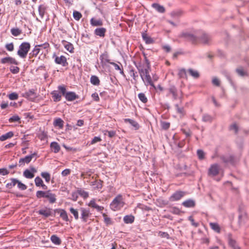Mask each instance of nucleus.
<instances>
[{"label":"nucleus","instance_id":"3","mask_svg":"<svg viewBox=\"0 0 249 249\" xmlns=\"http://www.w3.org/2000/svg\"><path fill=\"white\" fill-rule=\"evenodd\" d=\"M31 47L30 44L27 42L22 43L19 46L18 51V55L22 58H24L27 56L29 51Z\"/></svg>","mask_w":249,"mask_h":249},{"label":"nucleus","instance_id":"19","mask_svg":"<svg viewBox=\"0 0 249 249\" xmlns=\"http://www.w3.org/2000/svg\"><path fill=\"white\" fill-rule=\"evenodd\" d=\"M35 183L37 187L41 186L44 189H46L47 188V186L43 183V180L39 177H36L35 178Z\"/></svg>","mask_w":249,"mask_h":249},{"label":"nucleus","instance_id":"47","mask_svg":"<svg viewBox=\"0 0 249 249\" xmlns=\"http://www.w3.org/2000/svg\"><path fill=\"white\" fill-rule=\"evenodd\" d=\"M231 131L234 132L235 134H237L238 132V126L236 123L231 124L229 127Z\"/></svg>","mask_w":249,"mask_h":249},{"label":"nucleus","instance_id":"54","mask_svg":"<svg viewBox=\"0 0 249 249\" xmlns=\"http://www.w3.org/2000/svg\"><path fill=\"white\" fill-rule=\"evenodd\" d=\"M77 193L78 195H79L84 198H87L89 196L88 193L82 189L78 190Z\"/></svg>","mask_w":249,"mask_h":249},{"label":"nucleus","instance_id":"12","mask_svg":"<svg viewBox=\"0 0 249 249\" xmlns=\"http://www.w3.org/2000/svg\"><path fill=\"white\" fill-rule=\"evenodd\" d=\"M22 96L28 100H33L35 98V90L33 89H30L22 93Z\"/></svg>","mask_w":249,"mask_h":249},{"label":"nucleus","instance_id":"14","mask_svg":"<svg viewBox=\"0 0 249 249\" xmlns=\"http://www.w3.org/2000/svg\"><path fill=\"white\" fill-rule=\"evenodd\" d=\"M54 61L56 64L61 65L63 66H66L67 64L66 58L63 55L60 57L55 56Z\"/></svg>","mask_w":249,"mask_h":249},{"label":"nucleus","instance_id":"30","mask_svg":"<svg viewBox=\"0 0 249 249\" xmlns=\"http://www.w3.org/2000/svg\"><path fill=\"white\" fill-rule=\"evenodd\" d=\"M124 122L125 123H129L131 125H132L136 129H138L139 127V125L138 123L136 122L135 121L131 119H124Z\"/></svg>","mask_w":249,"mask_h":249},{"label":"nucleus","instance_id":"23","mask_svg":"<svg viewBox=\"0 0 249 249\" xmlns=\"http://www.w3.org/2000/svg\"><path fill=\"white\" fill-rule=\"evenodd\" d=\"M142 37L143 40L145 41V42L147 44H152L154 42V39L152 38H151L150 36H148L145 33L142 34Z\"/></svg>","mask_w":249,"mask_h":249},{"label":"nucleus","instance_id":"29","mask_svg":"<svg viewBox=\"0 0 249 249\" xmlns=\"http://www.w3.org/2000/svg\"><path fill=\"white\" fill-rule=\"evenodd\" d=\"M90 21L91 25L93 26H102L103 25V22L100 19L92 18Z\"/></svg>","mask_w":249,"mask_h":249},{"label":"nucleus","instance_id":"11","mask_svg":"<svg viewBox=\"0 0 249 249\" xmlns=\"http://www.w3.org/2000/svg\"><path fill=\"white\" fill-rule=\"evenodd\" d=\"M65 97L68 101H73L74 100L78 99L79 96L74 92L69 91L66 93Z\"/></svg>","mask_w":249,"mask_h":249},{"label":"nucleus","instance_id":"44","mask_svg":"<svg viewBox=\"0 0 249 249\" xmlns=\"http://www.w3.org/2000/svg\"><path fill=\"white\" fill-rule=\"evenodd\" d=\"M11 33L14 36H17L21 34V31L18 28H12Z\"/></svg>","mask_w":249,"mask_h":249},{"label":"nucleus","instance_id":"49","mask_svg":"<svg viewBox=\"0 0 249 249\" xmlns=\"http://www.w3.org/2000/svg\"><path fill=\"white\" fill-rule=\"evenodd\" d=\"M138 98L143 103H146L147 102V98L143 93H140L138 94Z\"/></svg>","mask_w":249,"mask_h":249},{"label":"nucleus","instance_id":"59","mask_svg":"<svg viewBox=\"0 0 249 249\" xmlns=\"http://www.w3.org/2000/svg\"><path fill=\"white\" fill-rule=\"evenodd\" d=\"M145 77H144V81H143L145 84H147L148 83H150V81H152L151 77L149 74V73H147L144 76Z\"/></svg>","mask_w":249,"mask_h":249},{"label":"nucleus","instance_id":"18","mask_svg":"<svg viewBox=\"0 0 249 249\" xmlns=\"http://www.w3.org/2000/svg\"><path fill=\"white\" fill-rule=\"evenodd\" d=\"M39 214L44 216L45 217H48L52 214L51 210L49 208H45L39 210L38 211Z\"/></svg>","mask_w":249,"mask_h":249},{"label":"nucleus","instance_id":"16","mask_svg":"<svg viewBox=\"0 0 249 249\" xmlns=\"http://www.w3.org/2000/svg\"><path fill=\"white\" fill-rule=\"evenodd\" d=\"M228 239L229 245L233 249H240V248L237 245L236 241L232 238L231 234L229 233L228 234Z\"/></svg>","mask_w":249,"mask_h":249},{"label":"nucleus","instance_id":"27","mask_svg":"<svg viewBox=\"0 0 249 249\" xmlns=\"http://www.w3.org/2000/svg\"><path fill=\"white\" fill-rule=\"evenodd\" d=\"M200 41L204 44H208L211 40V37L207 34H203L202 36L199 37Z\"/></svg>","mask_w":249,"mask_h":249},{"label":"nucleus","instance_id":"26","mask_svg":"<svg viewBox=\"0 0 249 249\" xmlns=\"http://www.w3.org/2000/svg\"><path fill=\"white\" fill-rule=\"evenodd\" d=\"M152 7L155 9L158 12L163 13L165 12L164 7L158 3H154L152 4Z\"/></svg>","mask_w":249,"mask_h":249},{"label":"nucleus","instance_id":"1","mask_svg":"<svg viewBox=\"0 0 249 249\" xmlns=\"http://www.w3.org/2000/svg\"><path fill=\"white\" fill-rule=\"evenodd\" d=\"M124 201L121 195H118L110 204V208L113 211L121 210L124 205Z\"/></svg>","mask_w":249,"mask_h":249},{"label":"nucleus","instance_id":"39","mask_svg":"<svg viewBox=\"0 0 249 249\" xmlns=\"http://www.w3.org/2000/svg\"><path fill=\"white\" fill-rule=\"evenodd\" d=\"M90 82L95 86H98L100 84V80L98 77L95 75H92L90 77Z\"/></svg>","mask_w":249,"mask_h":249},{"label":"nucleus","instance_id":"32","mask_svg":"<svg viewBox=\"0 0 249 249\" xmlns=\"http://www.w3.org/2000/svg\"><path fill=\"white\" fill-rule=\"evenodd\" d=\"M51 94L54 102L60 101L61 99V95L57 91L54 90L52 92Z\"/></svg>","mask_w":249,"mask_h":249},{"label":"nucleus","instance_id":"4","mask_svg":"<svg viewBox=\"0 0 249 249\" xmlns=\"http://www.w3.org/2000/svg\"><path fill=\"white\" fill-rule=\"evenodd\" d=\"M145 61V64H143L142 66H139V67H138L140 76L143 81H144V75L146 74V73L147 74V73H149V71L150 70V67L148 60L146 59Z\"/></svg>","mask_w":249,"mask_h":249},{"label":"nucleus","instance_id":"21","mask_svg":"<svg viewBox=\"0 0 249 249\" xmlns=\"http://www.w3.org/2000/svg\"><path fill=\"white\" fill-rule=\"evenodd\" d=\"M106 32V29L105 28H96L94 30V34L100 37H104L105 36V33Z\"/></svg>","mask_w":249,"mask_h":249},{"label":"nucleus","instance_id":"5","mask_svg":"<svg viewBox=\"0 0 249 249\" xmlns=\"http://www.w3.org/2000/svg\"><path fill=\"white\" fill-rule=\"evenodd\" d=\"M186 192L182 191H177L174 193L169 197L170 201H176L179 200L186 195Z\"/></svg>","mask_w":249,"mask_h":249},{"label":"nucleus","instance_id":"33","mask_svg":"<svg viewBox=\"0 0 249 249\" xmlns=\"http://www.w3.org/2000/svg\"><path fill=\"white\" fill-rule=\"evenodd\" d=\"M134 216L132 215H127L124 216V221L126 224H131L134 221Z\"/></svg>","mask_w":249,"mask_h":249},{"label":"nucleus","instance_id":"37","mask_svg":"<svg viewBox=\"0 0 249 249\" xmlns=\"http://www.w3.org/2000/svg\"><path fill=\"white\" fill-rule=\"evenodd\" d=\"M40 50V46L36 45L35 46L30 54L32 55V56L36 57L39 53Z\"/></svg>","mask_w":249,"mask_h":249},{"label":"nucleus","instance_id":"63","mask_svg":"<svg viewBox=\"0 0 249 249\" xmlns=\"http://www.w3.org/2000/svg\"><path fill=\"white\" fill-rule=\"evenodd\" d=\"M101 140H102V139L100 137H99V136L94 137L93 138V139L91 140V141L90 142V144H95V143H96L97 142H99L101 141Z\"/></svg>","mask_w":249,"mask_h":249},{"label":"nucleus","instance_id":"15","mask_svg":"<svg viewBox=\"0 0 249 249\" xmlns=\"http://www.w3.org/2000/svg\"><path fill=\"white\" fill-rule=\"evenodd\" d=\"M62 43L64 46L65 48L71 53H72L74 52V47L73 45L66 40H62Z\"/></svg>","mask_w":249,"mask_h":249},{"label":"nucleus","instance_id":"50","mask_svg":"<svg viewBox=\"0 0 249 249\" xmlns=\"http://www.w3.org/2000/svg\"><path fill=\"white\" fill-rule=\"evenodd\" d=\"M9 70L13 74H17L19 71V68L17 66H11L10 67Z\"/></svg>","mask_w":249,"mask_h":249},{"label":"nucleus","instance_id":"6","mask_svg":"<svg viewBox=\"0 0 249 249\" xmlns=\"http://www.w3.org/2000/svg\"><path fill=\"white\" fill-rule=\"evenodd\" d=\"M37 155L36 152L31 154V155H27L24 158H20L18 161L19 166H23L25 164L29 163L33 158Z\"/></svg>","mask_w":249,"mask_h":249},{"label":"nucleus","instance_id":"9","mask_svg":"<svg viewBox=\"0 0 249 249\" xmlns=\"http://www.w3.org/2000/svg\"><path fill=\"white\" fill-rule=\"evenodd\" d=\"M0 62L3 64H14L16 65H18V62L16 60L15 58L8 56L2 58L1 59Z\"/></svg>","mask_w":249,"mask_h":249},{"label":"nucleus","instance_id":"48","mask_svg":"<svg viewBox=\"0 0 249 249\" xmlns=\"http://www.w3.org/2000/svg\"><path fill=\"white\" fill-rule=\"evenodd\" d=\"M100 58L102 63L110 62L109 60L108 59V56L107 54H102L101 55H100Z\"/></svg>","mask_w":249,"mask_h":249},{"label":"nucleus","instance_id":"7","mask_svg":"<svg viewBox=\"0 0 249 249\" xmlns=\"http://www.w3.org/2000/svg\"><path fill=\"white\" fill-rule=\"evenodd\" d=\"M79 210L81 214L80 218L82 222H87L89 218L91 215L89 210L83 207H81Z\"/></svg>","mask_w":249,"mask_h":249},{"label":"nucleus","instance_id":"45","mask_svg":"<svg viewBox=\"0 0 249 249\" xmlns=\"http://www.w3.org/2000/svg\"><path fill=\"white\" fill-rule=\"evenodd\" d=\"M70 211L72 213L75 219L77 220L79 218V214L77 210L74 209L72 207L70 208Z\"/></svg>","mask_w":249,"mask_h":249},{"label":"nucleus","instance_id":"10","mask_svg":"<svg viewBox=\"0 0 249 249\" xmlns=\"http://www.w3.org/2000/svg\"><path fill=\"white\" fill-rule=\"evenodd\" d=\"M36 172V169L32 167L30 168V170L26 169L23 173V176L26 178L31 179L34 177V173Z\"/></svg>","mask_w":249,"mask_h":249},{"label":"nucleus","instance_id":"35","mask_svg":"<svg viewBox=\"0 0 249 249\" xmlns=\"http://www.w3.org/2000/svg\"><path fill=\"white\" fill-rule=\"evenodd\" d=\"M53 125L55 127H58L59 128H62L64 125V122L61 118H57L53 122Z\"/></svg>","mask_w":249,"mask_h":249},{"label":"nucleus","instance_id":"62","mask_svg":"<svg viewBox=\"0 0 249 249\" xmlns=\"http://www.w3.org/2000/svg\"><path fill=\"white\" fill-rule=\"evenodd\" d=\"M58 89L61 91L62 95L65 96V94L67 92H66V89L65 87L64 86L60 85L58 87Z\"/></svg>","mask_w":249,"mask_h":249},{"label":"nucleus","instance_id":"57","mask_svg":"<svg viewBox=\"0 0 249 249\" xmlns=\"http://www.w3.org/2000/svg\"><path fill=\"white\" fill-rule=\"evenodd\" d=\"M197 155L199 160H203L205 157V153L203 150L198 149L197 151Z\"/></svg>","mask_w":249,"mask_h":249},{"label":"nucleus","instance_id":"46","mask_svg":"<svg viewBox=\"0 0 249 249\" xmlns=\"http://www.w3.org/2000/svg\"><path fill=\"white\" fill-rule=\"evenodd\" d=\"M109 63L114 67V68L116 70L119 71L120 73L122 75H124V72L123 70L121 68V67L120 65H119L118 64H117L114 62H109Z\"/></svg>","mask_w":249,"mask_h":249},{"label":"nucleus","instance_id":"17","mask_svg":"<svg viewBox=\"0 0 249 249\" xmlns=\"http://www.w3.org/2000/svg\"><path fill=\"white\" fill-rule=\"evenodd\" d=\"M180 36L184 37L188 40L192 41L193 42L196 41V38L195 36L187 32L182 33L180 35Z\"/></svg>","mask_w":249,"mask_h":249},{"label":"nucleus","instance_id":"25","mask_svg":"<svg viewBox=\"0 0 249 249\" xmlns=\"http://www.w3.org/2000/svg\"><path fill=\"white\" fill-rule=\"evenodd\" d=\"M182 205L187 208H192L195 206V202L192 199H188L182 203Z\"/></svg>","mask_w":249,"mask_h":249},{"label":"nucleus","instance_id":"8","mask_svg":"<svg viewBox=\"0 0 249 249\" xmlns=\"http://www.w3.org/2000/svg\"><path fill=\"white\" fill-rule=\"evenodd\" d=\"M219 165L217 163L212 164L208 170V175L212 177H215L217 175L220 171Z\"/></svg>","mask_w":249,"mask_h":249},{"label":"nucleus","instance_id":"28","mask_svg":"<svg viewBox=\"0 0 249 249\" xmlns=\"http://www.w3.org/2000/svg\"><path fill=\"white\" fill-rule=\"evenodd\" d=\"M14 135V133L12 131H9L4 134L0 136V141H4L9 138H12Z\"/></svg>","mask_w":249,"mask_h":249},{"label":"nucleus","instance_id":"61","mask_svg":"<svg viewBox=\"0 0 249 249\" xmlns=\"http://www.w3.org/2000/svg\"><path fill=\"white\" fill-rule=\"evenodd\" d=\"M137 72L135 71V70L133 69L130 70L129 71V74L131 77H132L133 79L136 80V78L138 77V75H136Z\"/></svg>","mask_w":249,"mask_h":249},{"label":"nucleus","instance_id":"38","mask_svg":"<svg viewBox=\"0 0 249 249\" xmlns=\"http://www.w3.org/2000/svg\"><path fill=\"white\" fill-rule=\"evenodd\" d=\"M10 180L11 182L7 183L6 185V187L9 189L12 188L18 182V179L17 178H12L10 179Z\"/></svg>","mask_w":249,"mask_h":249},{"label":"nucleus","instance_id":"40","mask_svg":"<svg viewBox=\"0 0 249 249\" xmlns=\"http://www.w3.org/2000/svg\"><path fill=\"white\" fill-rule=\"evenodd\" d=\"M221 160L225 163H232L233 162V158L231 156H224L221 157Z\"/></svg>","mask_w":249,"mask_h":249},{"label":"nucleus","instance_id":"24","mask_svg":"<svg viewBox=\"0 0 249 249\" xmlns=\"http://www.w3.org/2000/svg\"><path fill=\"white\" fill-rule=\"evenodd\" d=\"M103 181L101 180H96L90 182V185L94 187V189H101L102 188Z\"/></svg>","mask_w":249,"mask_h":249},{"label":"nucleus","instance_id":"31","mask_svg":"<svg viewBox=\"0 0 249 249\" xmlns=\"http://www.w3.org/2000/svg\"><path fill=\"white\" fill-rule=\"evenodd\" d=\"M209 224H210V226L211 228L214 231H215L217 233L220 232V231H221L220 227L217 223L211 222V223H210Z\"/></svg>","mask_w":249,"mask_h":249},{"label":"nucleus","instance_id":"43","mask_svg":"<svg viewBox=\"0 0 249 249\" xmlns=\"http://www.w3.org/2000/svg\"><path fill=\"white\" fill-rule=\"evenodd\" d=\"M41 176L45 179L46 182H49L51 179L50 174L47 172H42L41 173Z\"/></svg>","mask_w":249,"mask_h":249},{"label":"nucleus","instance_id":"52","mask_svg":"<svg viewBox=\"0 0 249 249\" xmlns=\"http://www.w3.org/2000/svg\"><path fill=\"white\" fill-rule=\"evenodd\" d=\"M18 188L21 190H25L27 189V186L24 184L22 183L21 181L18 179V182L17 183Z\"/></svg>","mask_w":249,"mask_h":249},{"label":"nucleus","instance_id":"36","mask_svg":"<svg viewBox=\"0 0 249 249\" xmlns=\"http://www.w3.org/2000/svg\"><path fill=\"white\" fill-rule=\"evenodd\" d=\"M188 72L194 78L197 79L199 77V73L196 70L189 69L188 70Z\"/></svg>","mask_w":249,"mask_h":249},{"label":"nucleus","instance_id":"60","mask_svg":"<svg viewBox=\"0 0 249 249\" xmlns=\"http://www.w3.org/2000/svg\"><path fill=\"white\" fill-rule=\"evenodd\" d=\"M202 120L205 122H211L212 120V118L211 116L205 114L203 115Z\"/></svg>","mask_w":249,"mask_h":249},{"label":"nucleus","instance_id":"53","mask_svg":"<svg viewBox=\"0 0 249 249\" xmlns=\"http://www.w3.org/2000/svg\"><path fill=\"white\" fill-rule=\"evenodd\" d=\"M73 17L75 20H79L82 17V14L78 11H74L73 12Z\"/></svg>","mask_w":249,"mask_h":249},{"label":"nucleus","instance_id":"64","mask_svg":"<svg viewBox=\"0 0 249 249\" xmlns=\"http://www.w3.org/2000/svg\"><path fill=\"white\" fill-rule=\"evenodd\" d=\"M181 12L179 11H174L171 13L170 15L171 17L174 18H176L181 15Z\"/></svg>","mask_w":249,"mask_h":249},{"label":"nucleus","instance_id":"58","mask_svg":"<svg viewBox=\"0 0 249 249\" xmlns=\"http://www.w3.org/2000/svg\"><path fill=\"white\" fill-rule=\"evenodd\" d=\"M20 118L18 115H14L9 119L10 122H16L20 120Z\"/></svg>","mask_w":249,"mask_h":249},{"label":"nucleus","instance_id":"13","mask_svg":"<svg viewBox=\"0 0 249 249\" xmlns=\"http://www.w3.org/2000/svg\"><path fill=\"white\" fill-rule=\"evenodd\" d=\"M88 206L92 208L95 209L98 212H102L104 207L103 206H99L96 203V200L94 198L92 199L89 203Z\"/></svg>","mask_w":249,"mask_h":249},{"label":"nucleus","instance_id":"51","mask_svg":"<svg viewBox=\"0 0 249 249\" xmlns=\"http://www.w3.org/2000/svg\"><path fill=\"white\" fill-rule=\"evenodd\" d=\"M8 98L11 100H17L18 98V94L16 92H12L8 95Z\"/></svg>","mask_w":249,"mask_h":249},{"label":"nucleus","instance_id":"2","mask_svg":"<svg viewBox=\"0 0 249 249\" xmlns=\"http://www.w3.org/2000/svg\"><path fill=\"white\" fill-rule=\"evenodd\" d=\"M36 196L38 198H46L52 204L55 203L56 200V195L52 193L51 190L37 191L36 193Z\"/></svg>","mask_w":249,"mask_h":249},{"label":"nucleus","instance_id":"34","mask_svg":"<svg viewBox=\"0 0 249 249\" xmlns=\"http://www.w3.org/2000/svg\"><path fill=\"white\" fill-rule=\"evenodd\" d=\"M51 241L56 245H59L61 243L60 239L56 235H53L51 237Z\"/></svg>","mask_w":249,"mask_h":249},{"label":"nucleus","instance_id":"42","mask_svg":"<svg viewBox=\"0 0 249 249\" xmlns=\"http://www.w3.org/2000/svg\"><path fill=\"white\" fill-rule=\"evenodd\" d=\"M46 11V7L43 5H40L38 6V12L39 16L42 18L44 17Z\"/></svg>","mask_w":249,"mask_h":249},{"label":"nucleus","instance_id":"55","mask_svg":"<svg viewBox=\"0 0 249 249\" xmlns=\"http://www.w3.org/2000/svg\"><path fill=\"white\" fill-rule=\"evenodd\" d=\"M103 216L104 219V222L107 225H110L112 224V221L110 218L108 217L106 214L103 213Z\"/></svg>","mask_w":249,"mask_h":249},{"label":"nucleus","instance_id":"41","mask_svg":"<svg viewBox=\"0 0 249 249\" xmlns=\"http://www.w3.org/2000/svg\"><path fill=\"white\" fill-rule=\"evenodd\" d=\"M60 216L65 221H68L69 219L66 211L63 209L60 210Z\"/></svg>","mask_w":249,"mask_h":249},{"label":"nucleus","instance_id":"22","mask_svg":"<svg viewBox=\"0 0 249 249\" xmlns=\"http://www.w3.org/2000/svg\"><path fill=\"white\" fill-rule=\"evenodd\" d=\"M169 93L172 94L174 99L176 100L178 98V94L177 89L174 86H171L168 89Z\"/></svg>","mask_w":249,"mask_h":249},{"label":"nucleus","instance_id":"20","mask_svg":"<svg viewBox=\"0 0 249 249\" xmlns=\"http://www.w3.org/2000/svg\"><path fill=\"white\" fill-rule=\"evenodd\" d=\"M50 147L53 152L54 153H58L60 150V146L56 142H53L51 143Z\"/></svg>","mask_w":249,"mask_h":249},{"label":"nucleus","instance_id":"56","mask_svg":"<svg viewBox=\"0 0 249 249\" xmlns=\"http://www.w3.org/2000/svg\"><path fill=\"white\" fill-rule=\"evenodd\" d=\"M237 73L241 76H244L247 75V72L244 71L242 68H239L236 70Z\"/></svg>","mask_w":249,"mask_h":249}]
</instances>
